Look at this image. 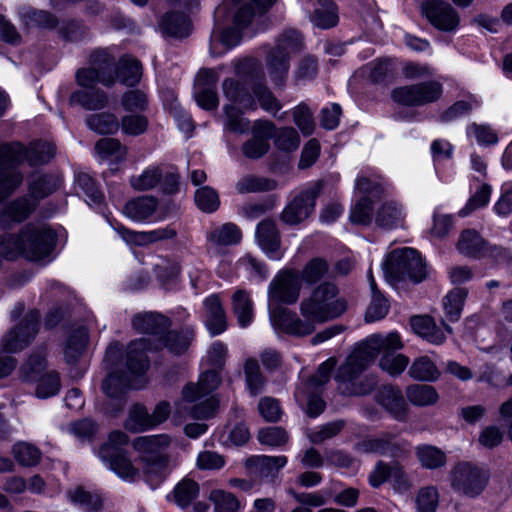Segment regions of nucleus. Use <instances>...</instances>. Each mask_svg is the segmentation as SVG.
I'll return each instance as SVG.
<instances>
[{"mask_svg":"<svg viewBox=\"0 0 512 512\" xmlns=\"http://www.w3.org/2000/svg\"><path fill=\"white\" fill-rule=\"evenodd\" d=\"M347 307V300L340 295L338 287L334 283L323 282L300 302L303 319L283 306H276L270 310V320L288 334L306 336L315 330L316 324L339 318Z\"/></svg>","mask_w":512,"mask_h":512,"instance_id":"f257e3e1","label":"nucleus"},{"mask_svg":"<svg viewBox=\"0 0 512 512\" xmlns=\"http://www.w3.org/2000/svg\"><path fill=\"white\" fill-rule=\"evenodd\" d=\"M56 153L52 143L38 141L25 148L20 143L0 146V203L8 198L23 182V175L17 169L23 161L31 166L48 163Z\"/></svg>","mask_w":512,"mask_h":512,"instance_id":"f03ea898","label":"nucleus"},{"mask_svg":"<svg viewBox=\"0 0 512 512\" xmlns=\"http://www.w3.org/2000/svg\"><path fill=\"white\" fill-rule=\"evenodd\" d=\"M149 341L141 338L130 342L126 351V368L128 373L111 372L102 383V391L111 399L117 401L115 410L108 412L116 413L122 409L123 393L130 388L139 389L143 385L137 380L149 367V360L146 351L149 349Z\"/></svg>","mask_w":512,"mask_h":512,"instance_id":"7ed1b4c3","label":"nucleus"},{"mask_svg":"<svg viewBox=\"0 0 512 512\" xmlns=\"http://www.w3.org/2000/svg\"><path fill=\"white\" fill-rule=\"evenodd\" d=\"M403 343L397 332L387 335L374 334L360 343L339 367L336 380L345 387L353 384L372 363L382 349H402Z\"/></svg>","mask_w":512,"mask_h":512,"instance_id":"20e7f679","label":"nucleus"},{"mask_svg":"<svg viewBox=\"0 0 512 512\" xmlns=\"http://www.w3.org/2000/svg\"><path fill=\"white\" fill-rule=\"evenodd\" d=\"M56 240V233L51 228L28 225L20 234L8 236L4 253L9 259L22 255L28 260L38 261L53 251Z\"/></svg>","mask_w":512,"mask_h":512,"instance_id":"39448f33","label":"nucleus"},{"mask_svg":"<svg viewBox=\"0 0 512 512\" xmlns=\"http://www.w3.org/2000/svg\"><path fill=\"white\" fill-rule=\"evenodd\" d=\"M386 280L395 285L409 279L419 283L427 276L426 265L419 253L412 248H402L392 251L382 264Z\"/></svg>","mask_w":512,"mask_h":512,"instance_id":"423d86ee","label":"nucleus"},{"mask_svg":"<svg viewBox=\"0 0 512 512\" xmlns=\"http://www.w3.org/2000/svg\"><path fill=\"white\" fill-rule=\"evenodd\" d=\"M490 474L485 468L470 462H460L450 471V485L457 493L475 498L487 487Z\"/></svg>","mask_w":512,"mask_h":512,"instance_id":"0eeeda50","label":"nucleus"},{"mask_svg":"<svg viewBox=\"0 0 512 512\" xmlns=\"http://www.w3.org/2000/svg\"><path fill=\"white\" fill-rule=\"evenodd\" d=\"M443 94V84L428 80L396 87L391 91L392 100L402 106L421 107L437 102Z\"/></svg>","mask_w":512,"mask_h":512,"instance_id":"6e6552de","label":"nucleus"},{"mask_svg":"<svg viewBox=\"0 0 512 512\" xmlns=\"http://www.w3.org/2000/svg\"><path fill=\"white\" fill-rule=\"evenodd\" d=\"M171 444V437L167 434L140 436L134 439L133 448L138 452L145 463L146 473H158L168 464L165 450Z\"/></svg>","mask_w":512,"mask_h":512,"instance_id":"1a4fd4ad","label":"nucleus"},{"mask_svg":"<svg viewBox=\"0 0 512 512\" xmlns=\"http://www.w3.org/2000/svg\"><path fill=\"white\" fill-rule=\"evenodd\" d=\"M114 66L115 60L108 52L96 50L90 56V67L77 71V83L87 89L94 88L98 82L112 86L115 83Z\"/></svg>","mask_w":512,"mask_h":512,"instance_id":"9d476101","label":"nucleus"},{"mask_svg":"<svg viewBox=\"0 0 512 512\" xmlns=\"http://www.w3.org/2000/svg\"><path fill=\"white\" fill-rule=\"evenodd\" d=\"M258 63L253 60H245L236 66V73L244 78V82L227 78L222 84L224 96L232 103L239 105L245 110H256L257 104L253 95L247 89L249 72L257 69Z\"/></svg>","mask_w":512,"mask_h":512,"instance_id":"9b49d317","label":"nucleus"},{"mask_svg":"<svg viewBox=\"0 0 512 512\" xmlns=\"http://www.w3.org/2000/svg\"><path fill=\"white\" fill-rule=\"evenodd\" d=\"M39 323V311H29L16 327L8 331L2 337V352L17 353L25 349L34 340L38 333Z\"/></svg>","mask_w":512,"mask_h":512,"instance_id":"f8f14e48","label":"nucleus"},{"mask_svg":"<svg viewBox=\"0 0 512 512\" xmlns=\"http://www.w3.org/2000/svg\"><path fill=\"white\" fill-rule=\"evenodd\" d=\"M321 182L299 192L284 208L280 219L287 225H298L305 221L313 212L316 200L322 191Z\"/></svg>","mask_w":512,"mask_h":512,"instance_id":"ddd939ff","label":"nucleus"},{"mask_svg":"<svg viewBox=\"0 0 512 512\" xmlns=\"http://www.w3.org/2000/svg\"><path fill=\"white\" fill-rule=\"evenodd\" d=\"M301 280L294 271L279 273L268 288L269 311L283 304H294L300 295Z\"/></svg>","mask_w":512,"mask_h":512,"instance_id":"4468645a","label":"nucleus"},{"mask_svg":"<svg viewBox=\"0 0 512 512\" xmlns=\"http://www.w3.org/2000/svg\"><path fill=\"white\" fill-rule=\"evenodd\" d=\"M274 131L275 126L271 121H255L251 128L252 137L241 146L242 154L251 160L262 158L269 151V140Z\"/></svg>","mask_w":512,"mask_h":512,"instance_id":"2eb2a0df","label":"nucleus"},{"mask_svg":"<svg viewBox=\"0 0 512 512\" xmlns=\"http://www.w3.org/2000/svg\"><path fill=\"white\" fill-rule=\"evenodd\" d=\"M423 13L438 30L453 32L460 24L457 10L443 0H429L423 5Z\"/></svg>","mask_w":512,"mask_h":512,"instance_id":"dca6fc26","label":"nucleus"},{"mask_svg":"<svg viewBox=\"0 0 512 512\" xmlns=\"http://www.w3.org/2000/svg\"><path fill=\"white\" fill-rule=\"evenodd\" d=\"M255 236L258 245L270 259L279 260L283 256L281 236L275 221H261L256 227Z\"/></svg>","mask_w":512,"mask_h":512,"instance_id":"f3484780","label":"nucleus"},{"mask_svg":"<svg viewBox=\"0 0 512 512\" xmlns=\"http://www.w3.org/2000/svg\"><path fill=\"white\" fill-rule=\"evenodd\" d=\"M114 229L128 244L138 246H146L159 241L172 239L177 235V231L170 225L145 232L132 231L122 225L115 226Z\"/></svg>","mask_w":512,"mask_h":512,"instance_id":"a211bd4d","label":"nucleus"},{"mask_svg":"<svg viewBox=\"0 0 512 512\" xmlns=\"http://www.w3.org/2000/svg\"><path fill=\"white\" fill-rule=\"evenodd\" d=\"M376 400L396 420L406 419L409 407L398 387L392 385L381 387L376 394Z\"/></svg>","mask_w":512,"mask_h":512,"instance_id":"6ab92c4d","label":"nucleus"},{"mask_svg":"<svg viewBox=\"0 0 512 512\" xmlns=\"http://www.w3.org/2000/svg\"><path fill=\"white\" fill-rule=\"evenodd\" d=\"M221 383V377L217 371L208 370L202 373L197 383H189L182 390L184 402L193 403L209 395L216 390Z\"/></svg>","mask_w":512,"mask_h":512,"instance_id":"aec40b11","label":"nucleus"},{"mask_svg":"<svg viewBox=\"0 0 512 512\" xmlns=\"http://www.w3.org/2000/svg\"><path fill=\"white\" fill-rule=\"evenodd\" d=\"M217 77L213 70L202 69L198 74L197 91L195 99L197 104L206 110L216 109L219 105V99L216 91L210 87L216 83Z\"/></svg>","mask_w":512,"mask_h":512,"instance_id":"412c9836","label":"nucleus"},{"mask_svg":"<svg viewBox=\"0 0 512 512\" xmlns=\"http://www.w3.org/2000/svg\"><path fill=\"white\" fill-rule=\"evenodd\" d=\"M252 19L253 11L251 9L246 11L245 5L235 8L233 12L234 26L225 28L219 36V40L225 46L226 50L239 44L241 31L251 23Z\"/></svg>","mask_w":512,"mask_h":512,"instance_id":"4be33fe9","label":"nucleus"},{"mask_svg":"<svg viewBox=\"0 0 512 512\" xmlns=\"http://www.w3.org/2000/svg\"><path fill=\"white\" fill-rule=\"evenodd\" d=\"M309 19L320 29H329L338 24L339 15L336 4L332 0H315Z\"/></svg>","mask_w":512,"mask_h":512,"instance_id":"5701e85b","label":"nucleus"},{"mask_svg":"<svg viewBox=\"0 0 512 512\" xmlns=\"http://www.w3.org/2000/svg\"><path fill=\"white\" fill-rule=\"evenodd\" d=\"M132 326L139 333L162 336L169 328L170 322L161 314L145 312L133 317Z\"/></svg>","mask_w":512,"mask_h":512,"instance_id":"b1692460","label":"nucleus"},{"mask_svg":"<svg viewBox=\"0 0 512 512\" xmlns=\"http://www.w3.org/2000/svg\"><path fill=\"white\" fill-rule=\"evenodd\" d=\"M413 331L427 342L441 345L446 341L444 331L439 328L430 316H414L411 318Z\"/></svg>","mask_w":512,"mask_h":512,"instance_id":"393cba45","label":"nucleus"},{"mask_svg":"<svg viewBox=\"0 0 512 512\" xmlns=\"http://www.w3.org/2000/svg\"><path fill=\"white\" fill-rule=\"evenodd\" d=\"M206 310V327L215 336L226 329V315L217 295H211L204 301Z\"/></svg>","mask_w":512,"mask_h":512,"instance_id":"a878e982","label":"nucleus"},{"mask_svg":"<svg viewBox=\"0 0 512 512\" xmlns=\"http://www.w3.org/2000/svg\"><path fill=\"white\" fill-rule=\"evenodd\" d=\"M164 34L172 37H186L191 32V21L189 17L180 11L167 12L159 23Z\"/></svg>","mask_w":512,"mask_h":512,"instance_id":"bb28decb","label":"nucleus"},{"mask_svg":"<svg viewBox=\"0 0 512 512\" xmlns=\"http://www.w3.org/2000/svg\"><path fill=\"white\" fill-rule=\"evenodd\" d=\"M247 466L254 469L261 477H275L278 471L287 464V457L257 455L249 458L246 462Z\"/></svg>","mask_w":512,"mask_h":512,"instance_id":"cd10ccee","label":"nucleus"},{"mask_svg":"<svg viewBox=\"0 0 512 512\" xmlns=\"http://www.w3.org/2000/svg\"><path fill=\"white\" fill-rule=\"evenodd\" d=\"M405 214L400 203L390 200L384 202L376 212L375 222L386 229L396 228L403 224Z\"/></svg>","mask_w":512,"mask_h":512,"instance_id":"c85d7f7f","label":"nucleus"},{"mask_svg":"<svg viewBox=\"0 0 512 512\" xmlns=\"http://www.w3.org/2000/svg\"><path fill=\"white\" fill-rule=\"evenodd\" d=\"M69 102L71 105H81L87 110H100L107 106L108 96L103 90L91 88L75 91L70 96Z\"/></svg>","mask_w":512,"mask_h":512,"instance_id":"c756f323","label":"nucleus"},{"mask_svg":"<svg viewBox=\"0 0 512 512\" xmlns=\"http://www.w3.org/2000/svg\"><path fill=\"white\" fill-rule=\"evenodd\" d=\"M290 58L273 48L267 56L266 67L268 74L277 86H282L288 76Z\"/></svg>","mask_w":512,"mask_h":512,"instance_id":"7c9ffc66","label":"nucleus"},{"mask_svg":"<svg viewBox=\"0 0 512 512\" xmlns=\"http://www.w3.org/2000/svg\"><path fill=\"white\" fill-rule=\"evenodd\" d=\"M157 199L153 196H141L126 203L124 214L134 221L148 219L157 208Z\"/></svg>","mask_w":512,"mask_h":512,"instance_id":"2f4dec72","label":"nucleus"},{"mask_svg":"<svg viewBox=\"0 0 512 512\" xmlns=\"http://www.w3.org/2000/svg\"><path fill=\"white\" fill-rule=\"evenodd\" d=\"M232 310L238 324L242 328L248 327L254 317L253 302L250 294L243 289H238L232 296Z\"/></svg>","mask_w":512,"mask_h":512,"instance_id":"473e14b6","label":"nucleus"},{"mask_svg":"<svg viewBox=\"0 0 512 512\" xmlns=\"http://www.w3.org/2000/svg\"><path fill=\"white\" fill-rule=\"evenodd\" d=\"M368 280L372 292V299L365 313L367 322H374L384 318L389 311V302L377 289L371 269L368 271Z\"/></svg>","mask_w":512,"mask_h":512,"instance_id":"72a5a7b5","label":"nucleus"},{"mask_svg":"<svg viewBox=\"0 0 512 512\" xmlns=\"http://www.w3.org/2000/svg\"><path fill=\"white\" fill-rule=\"evenodd\" d=\"M36 203L27 198H19L11 202L0 214V225L5 228L10 221L21 222L35 209Z\"/></svg>","mask_w":512,"mask_h":512,"instance_id":"f704fd0d","label":"nucleus"},{"mask_svg":"<svg viewBox=\"0 0 512 512\" xmlns=\"http://www.w3.org/2000/svg\"><path fill=\"white\" fill-rule=\"evenodd\" d=\"M88 341V331L81 326L73 330L68 336L64 355L65 360L69 364H74L81 357Z\"/></svg>","mask_w":512,"mask_h":512,"instance_id":"c9c22d12","label":"nucleus"},{"mask_svg":"<svg viewBox=\"0 0 512 512\" xmlns=\"http://www.w3.org/2000/svg\"><path fill=\"white\" fill-rule=\"evenodd\" d=\"M468 295L466 288L457 287L452 289L443 298V307L446 319L449 322H457L461 318L465 300Z\"/></svg>","mask_w":512,"mask_h":512,"instance_id":"e433bc0d","label":"nucleus"},{"mask_svg":"<svg viewBox=\"0 0 512 512\" xmlns=\"http://www.w3.org/2000/svg\"><path fill=\"white\" fill-rule=\"evenodd\" d=\"M276 188L277 182L275 180L256 175H245L235 185L239 194L268 192Z\"/></svg>","mask_w":512,"mask_h":512,"instance_id":"4c0bfd02","label":"nucleus"},{"mask_svg":"<svg viewBox=\"0 0 512 512\" xmlns=\"http://www.w3.org/2000/svg\"><path fill=\"white\" fill-rule=\"evenodd\" d=\"M194 338V330L191 327H185L180 332L170 331L160 340L164 347L171 353L181 354L185 352Z\"/></svg>","mask_w":512,"mask_h":512,"instance_id":"58836bf2","label":"nucleus"},{"mask_svg":"<svg viewBox=\"0 0 512 512\" xmlns=\"http://www.w3.org/2000/svg\"><path fill=\"white\" fill-rule=\"evenodd\" d=\"M406 396L409 402L415 406L434 405L439 395L433 386L425 384H412L406 388Z\"/></svg>","mask_w":512,"mask_h":512,"instance_id":"ea45409f","label":"nucleus"},{"mask_svg":"<svg viewBox=\"0 0 512 512\" xmlns=\"http://www.w3.org/2000/svg\"><path fill=\"white\" fill-rule=\"evenodd\" d=\"M485 247V240L477 231L472 229L464 230L457 244L459 252L470 257L480 256L484 252Z\"/></svg>","mask_w":512,"mask_h":512,"instance_id":"a19ab883","label":"nucleus"},{"mask_svg":"<svg viewBox=\"0 0 512 512\" xmlns=\"http://www.w3.org/2000/svg\"><path fill=\"white\" fill-rule=\"evenodd\" d=\"M88 128L98 134H115L119 130V120L115 114L101 112L86 118Z\"/></svg>","mask_w":512,"mask_h":512,"instance_id":"79ce46f5","label":"nucleus"},{"mask_svg":"<svg viewBox=\"0 0 512 512\" xmlns=\"http://www.w3.org/2000/svg\"><path fill=\"white\" fill-rule=\"evenodd\" d=\"M415 454L421 466L426 469H438L446 464V455L438 447L433 445H419Z\"/></svg>","mask_w":512,"mask_h":512,"instance_id":"37998d69","label":"nucleus"},{"mask_svg":"<svg viewBox=\"0 0 512 512\" xmlns=\"http://www.w3.org/2000/svg\"><path fill=\"white\" fill-rule=\"evenodd\" d=\"M409 375L419 381H436L440 377V372L435 363L428 356L416 358L408 371Z\"/></svg>","mask_w":512,"mask_h":512,"instance_id":"c03bdc74","label":"nucleus"},{"mask_svg":"<svg viewBox=\"0 0 512 512\" xmlns=\"http://www.w3.org/2000/svg\"><path fill=\"white\" fill-rule=\"evenodd\" d=\"M207 238L213 244L227 246L239 243L242 238V233L235 224L226 223L213 228L207 234Z\"/></svg>","mask_w":512,"mask_h":512,"instance_id":"a18cd8bd","label":"nucleus"},{"mask_svg":"<svg viewBox=\"0 0 512 512\" xmlns=\"http://www.w3.org/2000/svg\"><path fill=\"white\" fill-rule=\"evenodd\" d=\"M124 426L127 430L134 433L154 428L150 413L146 407L141 404L133 405Z\"/></svg>","mask_w":512,"mask_h":512,"instance_id":"49530a36","label":"nucleus"},{"mask_svg":"<svg viewBox=\"0 0 512 512\" xmlns=\"http://www.w3.org/2000/svg\"><path fill=\"white\" fill-rule=\"evenodd\" d=\"M142 75L141 63L129 56L123 57L117 67V77L119 81L127 86L136 85Z\"/></svg>","mask_w":512,"mask_h":512,"instance_id":"de8ad7c7","label":"nucleus"},{"mask_svg":"<svg viewBox=\"0 0 512 512\" xmlns=\"http://www.w3.org/2000/svg\"><path fill=\"white\" fill-rule=\"evenodd\" d=\"M199 495V485L190 478L182 479L173 489V501L180 507H188Z\"/></svg>","mask_w":512,"mask_h":512,"instance_id":"09e8293b","label":"nucleus"},{"mask_svg":"<svg viewBox=\"0 0 512 512\" xmlns=\"http://www.w3.org/2000/svg\"><path fill=\"white\" fill-rule=\"evenodd\" d=\"M163 169L159 166H149L141 174L130 178V185L138 191H147L160 184Z\"/></svg>","mask_w":512,"mask_h":512,"instance_id":"8fccbe9b","label":"nucleus"},{"mask_svg":"<svg viewBox=\"0 0 512 512\" xmlns=\"http://www.w3.org/2000/svg\"><path fill=\"white\" fill-rule=\"evenodd\" d=\"M59 187V180L54 175H39L29 183V195L36 201L43 199Z\"/></svg>","mask_w":512,"mask_h":512,"instance_id":"3c124183","label":"nucleus"},{"mask_svg":"<svg viewBox=\"0 0 512 512\" xmlns=\"http://www.w3.org/2000/svg\"><path fill=\"white\" fill-rule=\"evenodd\" d=\"M244 374L248 390L252 396H256L263 391L266 379L261 373L258 361L255 358H249L244 364Z\"/></svg>","mask_w":512,"mask_h":512,"instance_id":"603ef678","label":"nucleus"},{"mask_svg":"<svg viewBox=\"0 0 512 512\" xmlns=\"http://www.w3.org/2000/svg\"><path fill=\"white\" fill-rule=\"evenodd\" d=\"M398 349H382L383 356L379 361V366L391 376L400 375L408 366L409 358L403 354H393Z\"/></svg>","mask_w":512,"mask_h":512,"instance_id":"864d4df0","label":"nucleus"},{"mask_svg":"<svg viewBox=\"0 0 512 512\" xmlns=\"http://www.w3.org/2000/svg\"><path fill=\"white\" fill-rule=\"evenodd\" d=\"M129 442L128 435L119 430L112 431L109 434L108 441L104 443L99 450V457L102 461H106L111 456L124 453L123 447Z\"/></svg>","mask_w":512,"mask_h":512,"instance_id":"5fc2aeb1","label":"nucleus"},{"mask_svg":"<svg viewBox=\"0 0 512 512\" xmlns=\"http://www.w3.org/2000/svg\"><path fill=\"white\" fill-rule=\"evenodd\" d=\"M149 126L148 118L139 113H130L122 116L119 128L127 136H139L144 134Z\"/></svg>","mask_w":512,"mask_h":512,"instance_id":"6e6d98bb","label":"nucleus"},{"mask_svg":"<svg viewBox=\"0 0 512 512\" xmlns=\"http://www.w3.org/2000/svg\"><path fill=\"white\" fill-rule=\"evenodd\" d=\"M95 149L102 158H115L122 161L126 158L127 147L116 138H102L95 144Z\"/></svg>","mask_w":512,"mask_h":512,"instance_id":"4d7b16f0","label":"nucleus"},{"mask_svg":"<svg viewBox=\"0 0 512 512\" xmlns=\"http://www.w3.org/2000/svg\"><path fill=\"white\" fill-rule=\"evenodd\" d=\"M306 385H300L296 392L295 397L297 401L307 400L306 413L310 417H317L325 409L324 400L316 393L318 389L310 388L308 392L304 393Z\"/></svg>","mask_w":512,"mask_h":512,"instance_id":"13d9d810","label":"nucleus"},{"mask_svg":"<svg viewBox=\"0 0 512 512\" xmlns=\"http://www.w3.org/2000/svg\"><path fill=\"white\" fill-rule=\"evenodd\" d=\"M76 187L80 189L86 197L85 201L91 204H100L103 200V194L97 187L92 177L84 172H80L75 178Z\"/></svg>","mask_w":512,"mask_h":512,"instance_id":"bf43d9fd","label":"nucleus"},{"mask_svg":"<svg viewBox=\"0 0 512 512\" xmlns=\"http://www.w3.org/2000/svg\"><path fill=\"white\" fill-rule=\"evenodd\" d=\"M111 470H113L119 477L125 480H134L138 475V469H136L126 453H120L107 458L106 461Z\"/></svg>","mask_w":512,"mask_h":512,"instance_id":"052dcab7","label":"nucleus"},{"mask_svg":"<svg viewBox=\"0 0 512 512\" xmlns=\"http://www.w3.org/2000/svg\"><path fill=\"white\" fill-rule=\"evenodd\" d=\"M68 494L71 501L82 506L86 512H98L102 508L101 497L84 490L82 487L70 490Z\"/></svg>","mask_w":512,"mask_h":512,"instance_id":"680f3d73","label":"nucleus"},{"mask_svg":"<svg viewBox=\"0 0 512 512\" xmlns=\"http://www.w3.org/2000/svg\"><path fill=\"white\" fill-rule=\"evenodd\" d=\"M302 47L301 34L296 30H288L279 36L274 48L290 58L292 54L300 52Z\"/></svg>","mask_w":512,"mask_h":512,"instance_id":"e2e57ef3","label":"nucleus"},{"mask_svg":"<svg viewBox=\"0 0 512 512\" xmlns=\"http://www.w3.org/2000/svg\"><path fill=\"white\" fill-rule=\"evenodd\" d=\"M13 455L22 466H35L41 459L40 450L33 444L19 442L13 446Z\"/></svg>","mask_w":512,"mask_h":512,"instance_id":"0e129e2a","label":"nucleus"},{"mask_svg":"<svg viewBox=\"0 0 512 512\" xmlns=\"http://www.w3.org/2000/svg\"><path fill=\"white\" fill-rule=\"evenodd\" d=\"M195 203L205 213L215 212L220 206L218 192L210 186H203L195 192Z\"/></svg>","mask_w":512,"mask_h":512,"instance_id":"69168bd1","label":"nucleus"},{"mask_svg":"<svg viewBox=\"0 0 512 512\" xmlns=\"http://www.w3.org/2000/svg\"><path fill=\"white\" fill-rule=\"evenodd\" d=\"M252 90L254 100L257 99L260 107L268 113L275 115L282 108L281 103L268 87L257 84L252 87Z\"/></svg>","mask_w":512,"mask_h":512,"instance_id":"338daca9","label":"nucleus"},{"mask_svg":"<svg viewBox=\"0 0 512 512\" xmlns=\"http://www.w3.org/2000/svg\"><path fill=\"white\" fill-rule=\"evenodd\" d=\"M210 499L214 503L215 512H237L240 507L238 499L224 490H213Z\"/></svg>","mask_w":512,"mask_h":512,"instance_id":"774afa93","label":"nucleus"}]
</instances>
